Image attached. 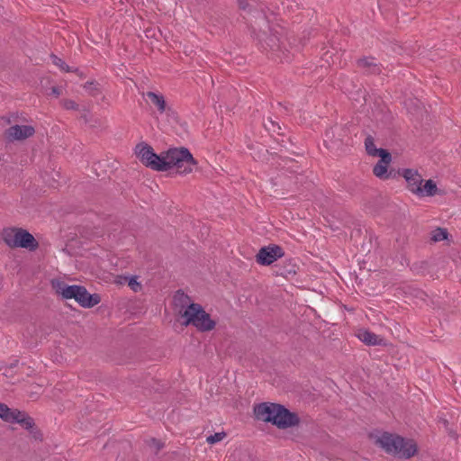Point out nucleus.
Returning a JSON list of instances; mask_svg holds the SVG:
<instances>
[{"mask_svg": "<svg viewBox=\"0 0 461 461\" xmlns=\"http://www.w3.org/2000/svg\"><path fill=\"white\" fill-rule=\"evenodd\" d=\"M254 418L265 423H270L279 429L298 426L301 419L296 412L277 402H263L253 406Z\"/></svg>", "mask_w": 461, "mask_h": 461, "instance_id": "nucleus-1", "label": "nucleus"}, {"mask_svg": "<svg viewBox=\"0 0 461 461\" xmlns=\"http://www.w3.org/2000/svg\"><path fill=\"white\" fill-rule=\"evenodd\" d=\"M375 444L386 454L398 458L409 459L418 453V445L413 439L387 431L377 437Z\"/></svg>", "mask_w": 461, "mask_h": 461, "instance_id": "nucleus-2", "label": "nucleus"}, {"mask_svg": "<svg viewBox=\"0 0 461 461\" xmlns=\"http://www.w3.org/2000/svg\"><path fill=\"white\" fill-rule=\"evenodd\" d=\"M177 321L182 326H194L200 332H208L216 326V321L205 312L204 308L197 303H191L182 312H177Z\"/></svg>", "mask_w": 461, "mask_h": 461, "instance_id": "nucleus-3", "label": "nucleus"}, {"mask_svg": "<svg viewBox=\"0 0 461 461\" xmlns=\"http://www.w3.org/2000/svg\"><path fill=\"white\" fill-rule=\"evenodd\" d=\"M53 288L64 299H73L83 308H92L101 302V296L98 294H90L83 285H68L60 280L51 281Z\"/></svg>", "mask_w": 461, "mask_h": 461, "instance_id": "nucleus-4", "label": "nucleus"}, {"mask_svg": "<svg viewBox=\"0 0 461 461\" xmlns=\"http://www.w3.org/2000/svg\"><path fill=\"white\" fill-rule=\"evenodd\" d=\"M163 154V158L167 164V171L176 167L178 174L186 175L192 172L193 166L197 165V161L185 147L170 148Z\"/></svg>", "mask_w": 461, "mask_h": 461, "instance_id": "nucleus-5", "label": "nucleus"}, {"mask_svg": "<svg viewBox=\"0 0 461 461\" xmlns=\"http://www.w3.org/2000/svg\"><path fill=\"white\" fill-rule=\"evenodd\" d=\"M2 235L5 243L11 249L21 248L35 251L39 248L38 240L25 229L19 227L5 229Z\"/></svg>", "mask_w": 461, "mask_h": 461, "instance_id": "nucleus-6", "label": "nucleus"}, {"mask_svg": "<svg viewBox=\"0 0 461 461\" xmlns=\"http://www.w3.org/2000/svg\"><path fill=\"white\" fill-rule=\"evenodd\" d=\"M135 153L145 167L158 172L167 171V164L163 155L155 153L150 145L145 142L138 143L135 148Z\"/></svg>", "mask_w": 461, "mask_h": 461, "instance_id": "nucleus-7", "label": "nucleus"}, {"mask_svg": "<svg viewBox=\"0 0 461 461\" xmlns=\"http://www.w3.org/2000/svg\"><path fill=\"white\" fill-rule=\"evenodd\" d=\"M257 38L265 50L272 51L281 62L289 61V57L285 50H283L282 42L276 32L267 33L266 31H263L257 34Z\"/></svg>", "mask_w": 461, "mask_h": 461, "instance_id": "nucleus-8", "label": "nucleus"}, {"mask_svg": "<svg viewBox=\"0 0 461 461\" xmlns=\"http://www.w3.org/2000/svg\"><path fill=\"white\" fill-rule=\"evenodd\" d=\"M285 256L283 248L276 244L262 247L256 255V261L261 266H269Z\"/></svg>", "mask_w": 461, "mask_h": 461, "instance_id": "nucleus-9", "label": "nucleus"}, {"mask_svg": "<svg viewBox=\"0 0 461 461\" xmlns=\"http://www.w3.org/2000/svg\"><path fill=\"white\" fill-rule=\"evenodd\" d=\"M35 129L31 125H14L5 131L6 139L12 140H23L33 136Z\"/></svg>", "mask_w": 461, "mask_h": 461, "instance_id": "nucleus-10", "label": "nucleus"}, {"mask_svg": "<svg viewBox=\"0 0 461 461\" xmlns=\"http://www.w3.org/2000/svg\"><path fill=\"white\" fill-rule=\"evenodd\" d=\"M402 177L407 183V188L410 192L417 195V187H420L423 183L421 175L416 169L403 168Z\"/></svg>", "mask_w": 461, "mask_h": 461, "instance_id": "nucleus-11", "label": "nucleus"}, {"mask_svg": "<svg viewBox=\"0 0 461 461\" xmlns=\"http://www.w3.org/2000/svg\"><path fill=\"white\" fill-rule=\"evenodd\" d=\"M357 65L358 68H364L366 75H380L383 71L382 64L375 62L374 57L358 59Z\"/></svg>", "mask_w": 461, "mask_h": 461, "instance_id": "nucleus-12", "label": "nucleus"}, {"mask_svg": "<svg viewBox=\"0 0 461 461\" xmlns=\"http://www.w3.org/2000/svg\"><path fill=\"white\" fill-rule=\"evenodd\" d=\"M357 337L366 346H387L384 339L366 329H359Z\"/></svg>", "mask_w": 461, "mask_h": 461, "instance_id": "nucleus-13", "label": "nucleus"}, {"mask_svg": "<svg viewBox=\"0 0 461 461\" xmlns=\"http://www.w3.org/2000/svg\"><path fill=\"white\" fill-rule=\"evenodd\" d=\"M380 159L374 166L373 173L374 175L380 179H386V173L388 171V167L392 161V154L390 151L383 152L382 155L378 156Z\"/></svg>", "mask_w": 461, "mask_h": 461, "instance_id": "nucleus-14", "label": "nucleus"}, {"mask_svg": "<svg viewBox=\"0 0 461 461\" xmlns=\"http://www.w3.org/2000/svg\"><path fill=\"white\" fill-rule=\"evenodd\" d=\"M424 184L420 187H417V195L420 197L434 196L436 194H443L444 192L438 188L436 183L432 179L423 180Z\"/></svg>", "mask_w": 461, "mask_h": 461, "instance_id": "nucleus-15", "label": "nucleus"}, {"mask_svg": "<svg viewBox=\"0 0 461 461\" xmlns=\"http://www.w3.org/2000/svg\"><path fill=\"white\" fill-rule=\"evenodd\" d=\"M14 413L11 423H18L28 431L31 430V429H34L36 425L35 421L28 413L19 411L18 409H14Z\"/></svg>", "mask_w": 461, "mask_h": 461, "instance_id": "nucleus-16", "label": "nucleus"}, {"mask_svg": "<svg viewBox=\"0 0 461 461\" xmlns=\"http://www.w3.org/2000/svg\"><path fill=\"white\" fill-rule=\"evenodd\" d=\"M146 95L148 98H149L151 103L157 107L160 113H166L167 111H171V108L167 107V102L162 94L149 91L146 93Z\"/></svg>", "mask_w": 461, "mask_h": 461, "instance_id": "nucleus-17", "label": "nucleus"}, {"mask_svg": "<svg viewBox=\"0 0 461 461\" xmlns=\"http://www.w3.org/2000/svg\"><path fill=\"white\" fill-rule=\"evenodd\" d=\"M173 300L176 308H177V312L184 311L189 303H193L190 296L185 294L181 289L175 293Z\"/></svg>", "mask_w": 461, "mask_h": 461, "instance_id": "nucleus-18", "label": "nucleus"}, {"mask_svg": "<svg viewBox=\"0 0 461 461\" xmlns=\"http://www.w3.org/2000/svg\"><path fill=\"white\" fill-rule=\"evenodd\" d=\"M365 149L366 153L372 157H378L383 154V152H387L388 150L383 148L377 149L375 145V139L371 135H367L365 139Z\"/></svg>", "mask_w": 461, "mask_h": 461, "instance_id": "nucleus-19", "label": "nucleus"}, {"mask_svg": "<svg viewBox=\"0 0 461 461\" xmlns=\"http://www.w3.org/2000/svg\"><path fill=\"white\" fill-rule=\"evenodd\" d=\"M449 233L447 229L438 227L434 230L431 231L430 240L434 242H438L442 240H448Z\"/></svg>", "mask_w": 461, "mask_h": 461, "instance_id": "nucleus-20", "label": "nucleus"}, {"mask_svg": "<svg viewBox=\"0 0 461 461\" xmlns=\"http://www.w3.org/2000/svg\"><path fill=\"white\" fill-rule=\"evenodd\" d=\"M14 414V409H10L5 403L0 402V418L4 421L11 423Z\"/></svg>", "mask_w": 461, "mask_h": 461, "instance_id": "nucleus-21", "label": "nucleus"}, {"mask_svg": "<svg viewBox=\"0 0 461 461\" xmlns=\"http://www.w3.org/2000/svg\"><path fill=\"white\" fill-rule=\"evenodd\" d=\"M50 59L52 60V63L59 67L62 71L65 72H78V68H72L68 65H67L60 58H59L57 55L51 53Z\"/></svg>", "mask_w": 461, "mask_h": 461, "instance_id": "nucleus-22", "label": "nucleus"}, {"mask_svg": "<svg viewBox=\"0 0 461 461\" xmlns=\"http://www.w3.org/2000/svg\"><path fill=\"white\" fill-rule=\"evenodd\" d=\"M264 127L265 129L268 131V132H272V133H277L278 135H283L281 132H280V130H281V126L279 125L278 122H275L272 120V118L268 117L265 122H264Z\"/></svg>", "mask_w": 461, "mask_h": 461, "instance_id": "nucleus-23", "label": "nucleus"}, {"mask_svg": "<svg viewBox=\"0 0 461 461\" xmlns=\"http://www.w3.org/2000/svg\"><path fill=\"white\" fill-rule=\"evenodd\" d=\"M303 176L302 175L300 176H294L292 177L291 181L293 182V185L287 184L286 193H296L299 191V183H303Z\"/></svg>", "mask_w": 461, "mask_h": 461, "instance_id": "nucleus-24", "label": "nucleus"}, {"mask_svg": "<svg viewBox=\"0 0 461 461\" xmlns=\"http://www.w3.org/2000/svg\"><path fill=\"white\" fill-rule=\"evenodd\" d=\"M84 88L88 90L89 95L94 97L101 93L99 83H97L96 81H87L84 85Z\"/></svg>", "mask_w": 461, "mask_h": 461, "instance_id": "nucleus-25", "label": "nucleus"}, {"mask_svg": "<svg viewBox=\"0 0 461 461\" xmlns=\"http://www.w3.org/2000/svg\"><path fill=\"white\" fill-rule=\"evenodd\" d=\"M128 279V285L131 287V289L137 293L141 290L142 286L140 282L137 281L136 276H131L127 278Z\"/></svg>", "mask_w": 461, "mask_h": 461, "instance_id": "nucleus-26", "label": "nucleus"}, {"mask_svg": "<svg viewBox=\"0 0 461 461\" xmlns=\"http://www.w3.org/2000/svg\"><path fill=\"white\" fill-rule=\"evenodd\" d=\"M226 437V433L224 431L221 432H216L212 435H210L207 437L206 441L212 445L215 444L221 440H222Z\"/></svg>", "mask_w": 461, "mask_h": 461, "instance_id": "nucleus-27", "label": "nucleus"}, {"mask_svg": "<svg viewBox=\"0 0 461 461\" xmlns=\"http://www.w3.org/2000/svg\"><path fill=\"white\" fill-rule=\"evenodd\" d=\"M29 433L35 440H38V441L43 440V434L41 433V429L36 425L34 426V429H31V430H29Z\"/></svg>", "mask_w": 461, "mask_h": 461, "instance_id": "nucleus-28", "label": "nucleus"}, {"mask_svg": "<svg viewBox=\"0 0 461 461\" xmlns=\"http://www.w3.org/2000/svg\"><path fill=\"white\" fill-rule=\"evenodd\" d=\"M385 176H386V179H394L399 176H402V169H398V170H396L394 168L388 169Z\"/></svg>", "mask_w": 461, "mask_h": 461, "instance_id": "nucleus-29", "label": "nucleus"}, {"mask_svg": "<svg viewBox=\"0 0 461 461\" xmlns=\"http://www.w3.org/2000/svg\"><path fill=\"white\" fill-rule=\"evenodd\" d=\"M63 106L68 110H78V104L70 99H66L63 101Z\"/></svg>", "mask_w": 461, "mask_h": 461, "instance_id": "nucleus-30", "label": "nucleus"}, {"mask_svg": "<svg viewBox=\"0 0 461 461\" xmlns=\"http://www.w3.org/2000/svg\"><path fill=\"white\" fill-rule=\"evenodd\" d=\"M150 442L151 445L156 448V453H158L164 447V444L155 438H151Z\"/></svg>", "mask_w": 461, "mask_h": 461, "instance_id": "nucleus-31", "label": "nucleus"}, {"mask_svg": "<svg viewBox=\"0 0 461 461\" xmlns=\"http://www.w3.org/2000/svg\"><path fill=\"white\" fill-rule=\"evenodd\" d=\"M238 5H239V8L241 10H246L249 6L247 0H238Z\"/></svg>", "mask_w": 461, "mask_h": 461, "instance_id": "nucleus-32", "label": "nucleus"}, {"mask_svg": "<svg viewBox=\"0 0 461 461\" xmlns=\"http://www.w3.org/2000/svg\"><path fill=\"white\" fill-rule=\"evenodd\" d=\"M83 111H84V113L81 114L80 119L83 120L86 123H87L89 122V119H88L89 110L85 108Z\"/></svg>", "mask_w": 461, "mask_h": 461, "instance_id": "nucleus-33", "label": "nucleus"}, {"mask_svg": "<svg viewBox=\"0 0 461 461\" xmlns=\"http://www.w3.org/2000/svg\"><path fill=\"white\" fill-rule=\"evenodd\" d=\"M51 94L59 96L60 95V89L58 86H52L51 87Z\"/></svg>", "mask_w": 461, "mask_h": 461, "instance_id": "nucleus-34", "label": "nucleus"}, {"mask_svg": "<svg viewBox=\"0 0 461 461\" xmlns=\"http://www.w3.org/2000/svg\"><path fill=\"white\" fill-rule=\"evenodd\" d=\"M292 273H293V274H295V273H296V271H295V269H294V266H293V268H291V269H287V270H285V271H284V272H281V273H280V275H281V276H286L287 274H292Z\"/></svg>", "mask_w": 461, "mask_h": 461, "instance_id": "nucleus-35", "label": "nucleus"}, {"mask_svg": "<svg viewBox=\"0 0 461 461\" xmlns=\"http://www.w3.org/2000/svg\"><path fill=\"white\" fill-rule=\"evenodd\" d=\"M18 363L19 361L18 360H14L13 363H11L9 366H8V368H14V367H16L18 366Z\"/></svg>", "mask_w": 461, "mask_h": 461, "instance_id": "nucleus-36", "label": "nucleus"}, {"mask_svg": "<svg viewBox=\"0 0 461 461\" xmlns=\"http://www.w3.org/2000/svg\"><path fill=\"white\" fill-rule=\"evenodd\" d=\"M440 421L444 424L445 427H447L449 424L448 420L446 419H441Z\"/></svg>", "mask_w": 461, "mask_h": 461, "instance_id": "nucleus-37", "label": "nucleus"}, {"mask_svg": "<svg viewBox=\"0 0 461 461\" xmlns=\"http://www.w3.org/2000/svg\"><path fill=\"white\" fill-rule=\"evenodd\" d=\"M76 73H77L80 77H85L84 73L80 72L79 70H78V72H76Z\"/></svg>", "mask_w": 461, "mask_h": 461, "instance_id": "nucleus-38", "label": "nucleus"}, {"mask_svg": "<svg viewBox=\"0 0 461 461\" xmlns=\"http://www.w3.org/2000/svg\"><path fill=\"white\" fill-rule=\"evenodd\" d=\"M267 28H268V30H269V33H271V32H272V30L269 28V25H267Z\"/></svg>", "mask_w": 461, "mask_h": 461, "instance_id": "nucleus-39", "label": "nucleus"}]
</instances>
